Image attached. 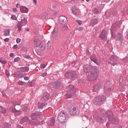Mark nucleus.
<instances>
[{
  "label": "nucleus",
  "mask_w": 128,
  "mask_h": 128,
  "mask_svg": "<svg viewBox=\"0 0 128 128\" xmlns=\"http://www.w3.org/2000/svg\"><path fill=\"white\" fill-rule=\"evenodd\" d=\"M118 128H122V126H120Z\"/></svg>",
  "instance_id": "64"
},
{
  "label": "nucleus",
  "mask_w": 128,
  "mask_h": 128,
  "mask_svg": "<svg viewBox=\"0 0 128 128\" xmlns=\"http://www.w3.org/2000/svg\"><path fill=\"white\" fill-rule=\"evenodd\" d=\"M11 18L12 20H18V18H16V16L14 15H12L11 17Z\"/></svg>",
  "instance_id": "40"
},
{
  "label": "nucleus",
  "mask_w": 128,
  "mask_h": 128,
  "mask_svg": "<svg viewBox=\"0 0 128 128\" xmlns=\"http://www.w3.org/2000/svg\"><path fill=\"white\" fill-rule=\"evenodd\" d=\"M72 116H78L80 114V110L76 107H72V110L70 112Z\"/></svg>",
  "instance_id": "9"
},
{
  "label": "nucleus",
  "mask_w": 128,
  "mask_h": 128,
  "mask_svg": "<svg viewBox=\"0 0 128 128\" xmlns=\"http://www.w3.org/2000/svg\"><path fill=\"white\" fill-rule=\"evenodd\" d=\"M90 68L88 65H86L84 66V72H86V74H88V72H90Z\"/></svg>",
  "instance_id": "21"
},
{
  "label": "nucleus",
  "mask_w": 128,
  "mask_h": 128,
  "mask_svg": "<svg viewBox=\"0 0 128 128\" xmlns=\"http://www.w3.org/2000/svg\"><path fill=\"white\" fill-rule=\"evenodd\" d=\"M100 38L102 40H106V30H103L100 36Z\"/></svg>",
  "instance_id": "13"
},
{
  "label": "nucleus",
  "mask_w": 128,
  "mask_h": 128,
  "mask_svg": "<svg viewBox=\"0 0 128 128\" xmlns=\"http://www.w3.org/2000/svg\"><path fill=\"white\" fill-rule=\"evenodd\" d=\"M114 26H112L111 28V30L112 32V38H115V40L118 42H121L124 40V36H122V34L120 33H118L117 34L116 36V34L112 32V30H114Z\"/></svg>",
  "instance_id": "4"
},
{
  "label": "nucleus",
  "mask_w": 128,
  "mask_h": 128,
  "mask_svg": "<svg viewBox=\"0 0 128 128\" xmlns=\"http://www.w3.org/2000/svg\"><path fill=\"white\" fill-rule=\"evenodd\" d=\"M34 44L37 48L40 45V38H38V36L34 37Z\"/></svg>",
  "instance_id": "12"
},
{
  "label": "nucleus",
  "mask_w": 128,
  "mask_h": 128,
  "mask_svg": "<svg viewBox=\"0 0 128 128\" xmlns=\"http://www.w3.org/2000/svg\"><path fill=\"white\" fill-rule=\"evenodd\" d=\"M26 32H30V29H27Z\"/></svg>",
  "instance_id": "62"
},
{
  "label": "nucleus",
  "mask_w": 128,
  "mask_h": 128,
  "mask_svg": "<svg viewBox=\"0 0 128 128\" xmlns=\"http://www.w3.org/2000/svg\"><path fill=\"white\" fill-rule=\"evenodd\" d=\"M0 62H2V64H6V61L4 60H0Z\"/></svg>",
  "instance_id": "43"
},
{
  "label": "nucleus",
  "mask_w": 128,
  "mask_h": 128,
  "mask_svg": "<svg viewBox=\"0 0 128 128\" xmlns=\"http://www.w3.org/2000/svg\"><path fill=\"white\" fill-rule=\"evenodd\" d=\"M12 10H13V12H14L18 11V10L16 9V8H12Z\"/></svg>",
  "instance_id": "58"
},
{
  "label": "nucleus",
  "mask_w": 128,
  "mask_h": 128,
  "mask_svg": "<svg viewBox=\"0 0 128 128\" xmlns=\"http://www.w3.org/2000/svg\"><path fill=\"white\" fill-rule=\"evenodd\" d=\"M46 74H47L46 73H44V74H42V76L44 78V76H46Z\"/></svg>",
  "instance_id": "57"
},
{
  "label": "nucleus",
  "mask_w": 128,
  "mask_h": 128,
  "mask_svg": "<svg viewBox=\"0 0 128 128\" xmlns=\"http://www.w3.org/2000/svg\"><path fill=\"white\" fill-rule=\"evenodd\" d=\"M56 122V120L54 118H52L50 120V126H54V124Z\"/></svg>",
  "instance_id": "30"
},
{
  "label": "nucleus",
  "mask_w": 128,
  "mask_h": 128,
  "mask_svg": "<svg viewBox=\"0 0 128 128\" xmlns=\"http://www.w3.org/2000/svg\"><path fill=\"white\" fill-rule=\"evenodd\" d=\"M68 25H64L62 28V30H64V32L66 30H68Z\"/></svg>",
  "instance_id": "34"
},
{
  "label": "nucleus",
  "mask_w": 128,
  "mask_h": 128,
  "mask_svg": "<svg viewBox=\"0 0 128 128\" xmlns=\"http://www.w3.org/2000/svg\"><path fill=\"white\" fill-rule=\"evenodd\" d=\"M16 104H18V106L20 105V104H17L16 102H13V106H16Z\"/></svg>",
  "instance_id": "51"
},
{
  "label": "nucleus",
  "mask_w": 128,
  "mask_h": 128,
  "mask_svg": "<svg viewBox=\"0 0 128 128\" xmlns=\"http://www.w3.org/2000/svg\"><path fill=\"white\" fill-rule=\"evenodd\" d=\"M5 112H6V110L4 108L0 106V117L2 114H5Z\"/></svg>",
  "instance_id": "26"
},
{
  "label": "nucleus",
  "mask_w": 128,
  "mask_h": 128,
  "mask_svg": "<svg viewBox=\"0 0 128 128\" xmlns=\"http://www.w3.org/2000/svg\"><path fill=\"white\" fill-rule=\"evenodd\" d=\"M68 19L64 16H60L59 18V22L60 24H64V22H66Z\"/></svg>",
  "instance_id": "16"
},
{
  "label": "nucleus",
  "mask_w": 128,
  "mask_h": 128,
  "mask_svg": "<svg viewBox=\"0 0 128 128\" xmlns=\"http://www.w3.org/2000/svg\"><path fill=\"white\" fill-rule=\"evenodd\" d=\"M106 96H100L98 98H95L94 100V102L98 106H101L104 104V102H106Z\"/></svg>",
  "instance_id": "5"
},
{
  "label": "nucleus",
  "mask_w": 128,
  "mask_h": 128,
  "mask_svg": "<svg viewBox=\"0 0 128 128\" xmlns=\"http://www.w3.org/2000/svg\"><path fill=\"white\" fill-rule=\"evenodd\" d=\"M24 80H28V76L24 77Z\"/></svg>",
  "instance_id": "53"
},
{
  "label": "nucleus",
  "mask_w": 128,
  "mask_h": 128,
  "mask_svg": "<svg viewBox=\"0 0 128 128\" xmlns=\"http://www.w3.org/2000/svg\"><path fill=\"white\" fill-rule=\"evenodd\" d=\"M30 126H36V122L34 120H32L30 122Z\"/></svg>",
  "instance_id": "35"
},
{
  "label": "nucleus",
  "mask_w": 128,
  "mask_h": 128,
  "mask_svg": "<svg viewBox=\"0 0 128 128\" xmlns=\"http://www.w3.org/2000/svg\"><path fill=\"white\" fill-rule=\"evenodd\" d=\"M18 84H20V86H24L26 84V82L21 81L18 82Z\"/></svg>",
  "instance_id": "37"
},
{
  "label": "nucleus",
  "mask_w": 128,
  "mask_h": 128,
  "mask_svg": "<svg viewBox=\"0 0 128 128\" xmlns=\"http://www.w3.org/2000/svg\"><path fill=\"white\" fill-rule=\"evenodd\" d=\"M102 88V86L100 84H96L93 86L92 90L93 92H98Z\"/></svg>",
  "instance_id": "17"
},
{
  "label": "nucleus",
  "mask_w": 128,
  "mask_h": 128,
  "mask_svg": "<svg viewBox=\"0 0 128 128\" xmlns=\"http://www.w3.org/2000/svg\"><path fill=\"white\" fill-rule=\"evenodd\" d=\"M28 110V108L27 106H24L22 108L23 112H26V110Z\"/></svg>",
  "instance_id": "41"
},
{
  "label": "nucleus",
  "mask_w": 128,
  "mask_h": 128,
  "mask_svg": "<svg viewBox=\"0 0 128 128\" xmlns=\"http://www.w3.org/2000/svg\"><path fill=\"white\" fill-rule=\"evenodd\" d=\"M94 12H96V14H98V8H94Z\"/></svg>",
  "instance_id": "49"
},
{
  "label": "nucleus",
  "mask_w": 128,
  "mask_h": 128,
  "mask_svg": "<svg viewBox=\"0 0 128 128\" xmlns=\"http://www.w3.org/2000/svg\"><path fill=\"white\" fill-rule=\"evenodd\" d=\"M22 49H23V50H26V48L23 47Z\"/></svg>",
  "instance_id": "63"
},
{
  "label": "nucleus",
  "mask_w": 128,
  "mask_h": 128,
  "mask_svg": "<svg viewBox=\"0 0 128 128\" xmlns=\"http://www.w3.org/2000/svg\"><path fill=\"white\" fill-rule=\"evenodd\" d=\"M16 8H18V4H16Z\"/></svg>",
  "instance_id": "61"
},
{
  "label": "nucleus",
  "mask_w": 128,
  "mask_h": 128,
  "mask_svg": "<svg viewBox=\"0 0 128 128\" xmlns=\"http://www.w3.org/2000/svg\"><path fill=\"white\" fill-rule=\"evenodd\" d=\"M20 70L21 72H28V67H22Z\"/></svg>",
  "instance_id": "29"
},
{
  "label": "nucleus",
  "mask_w": 128,
  "mask_h": 128,
  "mask_svg": "<svg viewBox=\"0 0 128 128\" xmlns=\"http://www.w3.org/2000/svg\"><path fill=\"white\" fill-rule=\"evenodd\" d=\"M52 36L53 38H56L58 36V28H55L52 32Z\"/></svg>",
  "instance_id": "15"
},
{
  "label": "nucleus",
  "mask_w": 128,
  "mask_h": 128,
  "mask_svg": "<svg viewBox=\"0 0 128 128\" xmlns=\"http://www.w3.org/2000/svg\"><path fill=\"white\" fill-rule=\"evenodd\" d=\"M98 22V19H93L91 20L90 23V26H96Z\"/></svg>",
  "instance_id": "19"
},
{
  "label": "nucleus",
  "mask_w": 128,
  "mask_h": 128,
  "mask_svg": "<svg viewBox=\"0 0 128 128\" xmlns=\"http://www.w3.org/2000/svg\"><path fill=\"white\" fill-rule=\"evenodd\" d=\"M10 126L6 123L4 124V128H10Z\"/></svg>",
  "instance_id": "38"
},
{
  "label": "nucleus",
  "mask_w": 128,
  "mask_h": 128,
  "mask_svg": "<svg viewBox=\"0 0 128 128\" xmlns=\"http://www.w3.org/2000/svg\"><path fill=\"white\" fill-rule=\"evenodd\" d=\"M40 68H46V64H41Z\"/></svg>",
  "instance_id": "44"
},
{
  "label": "nucleus",
  "mask_w": 128,
  "mask_h": 128,
  "mask_svg": "<svg viewBox=\"0 0 128 128\" xmlns=\"http://www.w3.org/2000/svg\"><path fill=\"white\" fill-rule=\"evenodd\" d=\"M20 58L19 57H16L14 59V62H16L20 61Z\"/></svg>",
  "instance_id": "39"
},
{
  "label": "nucleus",
  "mask_w": 128,
  "mask_h": 128,
  "mask_svg": "<svg viewBox=\"0 0 128 128\" xmlns=\"http://www.w3.org/2000/svg\"><path fill=\"white\" fill-rule=\"evenodd\" d=\"M20 12H21L22 14L28 12V9L24 6H20Z\"/></svg>",
  "instance_id": "18"
},
{
  "label": "nucleus",
  "mask_w": 128,
  "mask_h": 128,
  "mask_svg": "<svg viewBox=\"0 0 128 128\" xmlns=\"http://www.w3.org/2000/svg\"><path fill=\"white\" fill-rule=\"evenodd\" d=\"M90 58L91 60L94 62H96V57L94 55L91 56Z\"/></svg>",
  "instance_id": "31"
},
{
  "label": "nucleus",
  "mask_w": 128,
  "mask_h": 128,
  "mask_svg": "<svg viewBox=\"0 0 128 128\" xmlns=\"http://www.w3.org/2000/svg\"><path fill=\"white\" fill-rule=\"evenodd\" d=\"M6 75L7 76H10V72L8 70H6Z\"/></svg>",
  "instance_id": "48"
},
{
  "label": "nucleus",
  "mask_w": 128,
  "mask_h": 128,
  "mask_svg": "<svg viewBox=\"0 0 128 128\" xmlns=\"http://www.w3.org/2000/svg\"><path fill=\"white\" fill-rule=\"evenodd\" d=\"M78 12V8L76 7H73L72 8V12L74 14H76Z\"/></svg>",
  "instance_id": "28"
},
{
  "label": "nucleus",
  "mask_w": 128,
  "mask_h": 128,
  "mask_svg": "<svg viewBox=\"0 0 128 128\" xmlns=\"http://www.w3.org/2000/svg\"><path fill=\"white\" fill-rule=\"evenodd\" d=\"M20 41H21V40L20 38H18L16 40V42L17 44H20Z\"/></svg>",
  "instance_id": "42"
},
{
  "label": "nucleus",
  "mask_w": 128,
  "mask_h": 128,
  "mask_svg": "<svg viewBox=\"0 0 128 128\" xmlns=\"http://www.w3.org/2000/svg\"><path fill=\"white\" fill-rule=\"evenodd\" d=\"M28 86H29L32 87V86H34V83H32V82H28Z\"/></svg>",
  "instance_id": "36"
},
{
  "label": "nucleus",
  "mask_w": 128,
  "mask_h": 128,
  "mask_svg": "<svg viewBox=\"0 0 128 128\" xmlns=\"http://www.w3.org/2000/svg\"><path fill=\"white\" fill-rule=\"evenodd\" d=\"M100 72V70L98 67H92L91 68L90 71L88 76V79L90 82H94L98 76V74Z\"/></svg>",
  "instance_id": "1"
},
{
  "label": "nucleus",
  "mask_w": 128,
  "mask_h": 128,
  "mask_svg": "<svg viewBox=\"0 0 128 128\" xmlns=\"http://www.w3.org/2000/svg\"><path fill=\"white\" fill-rule=\"evenodd\" d=\"M18 24H20V26H24L28 24V20L24 18H22L21 22H18Z\"/></svg>",
  "instance_id": "14"
},
{
  "label": "nucleus",
  "mask_w": 128,
  "mask_h": 128,
  "mask_svg": "<svg viewBox=\"0 0 128 128\" xmlns=\"http://www.w3.org/2000/svg\"><path fill=\"white\" fill-rule=\"evenodd\" d=\"M78 30H79L80 32H82V27L79 28L78 29Z\"/></svg>",
  "instance_id": "55"
},
{
  "label": "nucleus",
  "mask_w": 128,
  "mask_h": 128,
  "mask_svg": "<svg viewBox=\"0 0 128 128\" xmlns=\"http://www.w3.org/2000/svg\"><path fill=\"white\" fill-rule=\"evenodd\" d=\"M38 118V112H36V113H34L31 115V118L33 120H36Z\"/></svg>",
  "instance_id": "20"
},
{
  "label": "nucleus",
  "mask_w": 128,
  "mask_h": 128,
  "mask_svg": "<svg viewBox=\"0 0 128 128\" xmlns=\"http://www.w3.org/2000/svg\"><path fill=\"white\" fill-rule=\"evenodd\" d=\"M96 120L98 122H102V118L100 116L97 117Z\"/></svg>",
  "instance_id": "32"
},
{
  "label": "nucleus",
  "mask_w": 128,
  "mask_h": 128,
  "mask_svg": "<svg viewBox=\"0 0 128 128\" xmlns=\"http://www.w3.org/2000/svg\"><path fill=\"white\" fill-rule=\"evenodd\" d=\"M110 84V82H107L105 84H104V86L105 88H106V86H109Z\"/></svg>",
  "instance_id": "47"
},
{
  "label": "nucleus",
  "mask_w": 128,
  "mask_h": 128,
  "mask_svg": "<svg viewBox=\"0 0 128 128\" xmlns=\"http://www.w3.org/2000/svg\"><path fill=\"white\" fill-rule=\"evenodd\" d=\"M53 86L56 88H60V82H55L53 84Z\"/></svg>",
  "instance_id": "22"
},
{
  "label": "nucleus",
  "mask_w": 128,
  "mask_h": 128,
  "mask_svg": "<svg viewBox=\"0 0 128 128\" xmlns=\"http://www.w3.org/2000/svg\"><path fill=\"white\" fill-rule=\"evenodd\" d=\"M76 22L78 24L79 26H82V21L80 20H76Z\"/></svg>",
  "instance_id": "46"
},
{
  "label": "nucleus",
  "mask_w": 128,
  "mask_h": 128,
  "mask_svg": "<svg viewBox=\"0 0 128 128\" xmlns=\"http://www.w3.org/2000/svg\"><path fill=\"white\" fill-rule=\"evenodd\" d=\"M57 120L60 124H66L68 122V117L66 113L64 112H61L58 116Z\"/></svg>",
  "instance_id": "2"
},
{
  "label": "nucleus",
  "mask_w": 128,
  "mask_h": 128,
  "mask_svg": "<svg viewBox=\"0 0 128 128\" xmlns=\"http://www.w3.org/2000/svg\"><path fill=\"white\" fill-rule=\"evenodd\" d=\"M33 2H34V4H38V0H33Z\"/></svg>",
  "instance_id": "52"
},
{
  "label": "nucleus",
  "mask_w": 128,
  "mask_h": 128,
  "mask_svg": "<svg viewBox=\"0 0 128 128\" xmlns=\"http://www.w3.org/2000/svg\"><path fill=\"white\" fill-rule=\"evenodd\" d=\"M30 120L28 117L26 116L21 120V122H28Z\"/></svg>",
  "instance_id": "27"
},
{
  "label": "nucleus",
  "mask_w": 128,
  "mask_h": 128,
  "mask_svg": "<svg viewBox=\"0 0 128 128\" xmlns=\"http://www.w3.org/2000/svg\"><path fill=\"white\" fill-rule=\"evenodd\" d=\"M106 114L108 116V118L111 124H114L116 122V118L114 116V114H112V111H108L106 112Z\"/></svg>",
  "instance_id": "8"
},
{
  "label": "nucleus",
  "mask_w": 128,
  "mask_h": 128,
  "mask_svg": "<svg viewBox=\"0 0 128 128\" xmlns=\"http://www.w3.org/2000/svg\"><path fill=\"white\" fill-rule=\"evenodd\" d=\"M67 94L66 96L67 98H70L72 96H73L74 94H76V89L74 85H70L66 87Z\"/></svg>",
  "instance_id": "3"
},
{
  "label": "nucleus",
  "mask_w": 128,
  "mask_h": 128,
  "mask_svg": "<svg viewBox=\"0 0 128 128\" xmlns=\"http://www.w3.org/2000/svg\"><path fill=\"white\" fill-rule=\"evenodd\" d=\"M8 40H10V38H6L4 39V42H8Z\"/></svg>",
  "instance_id": "54"
},
{
  "label": "nucleus",
  "mask_w": 128,
  "mask_h": 128,
  "mask_svg": "<svg viewBox=\"0 0 128 128\" xmlns=\"http://www.w3.org/2000/svg\"><path fill=\"white\" fill-rule=\"evenodd\" d=\"M38 104V108H44L46 106V103L39 102Z\"/></svg>",
  "instance_id": "24"
},
{
  "label": "nucleus",
  "mask_w": 128,
  "mask_h": 128,
  "mask_svg": "<svg viewBox=\"0 0 128 128\" xmlns=\"http://www.w3.org/2000/svg\"><path fill=\"white\" fill-rule=\"evenodd\" d=\"M10 111H11L12 112H15L16 114H20V111H18V110H16V108H14V107H13V106H11L10 108Z\"/></svg>",
  "instance_id": "25"
},
{
  "label": "nucleus",
  "mask_w": 128,
  "mask_h": 128,
  "mask_svg": "<svg viewBox=\"0 0 128 128\" xmlns=\"http://www.w3.org/2000/svg\"><path fill=\"white\" fill-rule=\"evenodd\" d=\"M106 126L107 128H108V126H110V124L107 123V124H106Z\"/></svg>",
  "instance_id": "60"
},
{
  "label": "nucleus",
  "mask_w": 128,
  "mask_h": 128,
  "mask_svg": "<svg viewBox=\"0 0 128 128\" xmlns=\"http://www.w3.org/2000/svg\"><path fill=\"white\" fill-rule=\"evenodd\" d=\"M13 48H14V50H16V48H18V45H17V44L14 45V46H13Z\"/></svg>",
  "instance_id": "50"
},
{
  "label": "nucleus",
  "mask_w": 128,
  "mask_h": 128,
  "mask_svg": "<svg viewBox=\"0 0 128 128\" xmlns=\"http://www.w3.org/2000/svg\"><path fill=\"white\" fill-rule=\"evenodd\" d=\"M46 42L44 41H42L40 45V48L42 50H44V48H47V50H50V48H52V44H50V42H48L47 44H46Z\"/></svg>",
  "instance_id": "7"
},
{
  "label": "nucleus",
  "mask_w": 128,
  "mask_h": 128,
  "mask_svg": "<svg viewBox=\"0 0 128 128\" xmlns=\"http://www.w3.org/2000/svg\"><path fill=\"white\" fill-rule=\"evenodd\" d=\"M124 62H128V57H126L124 60H123Z\"/></svg>",
  "instance_id": "45"
},
{
  "label": "nucleus",
  "mask_w": 128,
  "mask_h": 128,
  "mask_svg": "<svg viewBox=\"0 0 128 128\" xmlns=\"http://www.w3.org/2000/svg\"><path fill=\"white\" fill-rule=\"evenodd\" d=\"M70 40H72V36H70L68 39V42H70Z\"/></svg>",
  "instance_id": "56"
},
{
  "label": "nucleus",
  "mask_w": 128,
  "mask_h": 128,
  "mask_svg": "<svg viewBox=\"0 0 128 128\" xmlns=\"http://www.w3.org/2000/svg\"><path fill=\"white\" fill-rule=\"evenodd\" d=\"M4 36H10V30H5Z\"/></svg>",
  "instance_id": "33"
},
{
  "label": "nucleus",
  "mask_w": 128,
  "mask_h": 128,
  "mask_svg": "<svg viewBox=\"0 0 128 128\" xmlns=\"http://www.w3.org/2000/svg\"><path fill=\"white\" fill-rule=\"evenodd\" d=\"M49 98H50V94L48 92H45L44 93L43 96H42L41 98V100L44 102H46V100H48Z\"/></svg>",
  "instance_id": "11"
},
{
  "label": "nucleus",
  "mask_w": 128,
  "mask_h": 128,
  "mask_svg": "<svg viewBox=\"0 0 128 128\" xmlns=\"http://www.w3.org/2000/svg\"><path fill=\"white\" fill-rule=\"evenodd\" d=\"M65 76L71 80H76L78 78L76 72L74 71H69L65 74Z\"/></svg>",
  "instance_id": "6"
},
{
  "label": "nucleus",
  "mask_w": 128,
  "mask_h": 128,
  "mask_svg": "<svg viewBox=\"0 0 128 128\" xmlns=\"http://www.w3.org/2000/svg\"><path fill=\"white\" fill-rule=\"evenodd\" d=\"M22 25H20V24L18 23L17 24L16 26L15 27L16 30H17L18 32H20V30H22Z\"/></svg>",
  "instance_id": "23"
},
{
  "label": "nucleus",
  "mask_w": 128,
  "mask_h": 128,
  "mask_svg": "<svg viewBox=\"0 0 128 128\" xmlns=\"http://www.w3.org/2000/svg\"><path fill=\"white\" fill-rule=\"evenodd\" d=\"M118 60V58L116 56H112L110 58V64H112V66H116V63L112 62H116Z\"/></svg>",
  "instance_id": "10"
},
{
  "label": "nucleus",
  "mask_w": 128,
  "mask_h": 128,
  "mask_svg": "<svg viewBox=\"0 0 128 128\" xmlns=\"http://www.w3.org/2000/svg\"><path fill=\"white\" fill-rule=\"evenodd\" d=\"M10 56L11 58H12V56H14V53H11V54H10Z\"/></svg>",
  "instance_id": "59"
}]
</instances>
